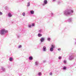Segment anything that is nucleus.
I'll list each match as a JSON object with an SVG mask.
<instances>
[{"mask_svg":"<svg viewBox=\"0 0 76 76\" xmlns=\"http://www.w3.org/2000/svg\"><path fill=\"white\" fill-rule=\"evenodd\" d=\"M7 31L6 30L4 29H2L1 31V34H4V33H7Z\"/></svg>","mask_w":76,"mask_h":76,"instance_id":"1","label":"nucleus"},{"mask_svg":"<svg viewBox=\"0 0 76 76\" xmlns=\"http://www.w3.org/2000/svg\"><path fill=\"white\" fill-rule=\"evenodd\" d=\"M8 15V16H9V17H12V15L11 14V13H10V12H9V13Z\"/></svg>","mask_w":76,"mask_h":76,"instance_id":"2","label":"nucleus"},{"mask_svg":"<svg viewBox=\"0 0 76 76\" xmlns=\"http://www.w3.org/2000/svg\"><path fill=\"white\" fill-rule=\"evenodd\" d=\"M43 51H46V50H45L46 49V47L44 46L43 47Z\"/></svg>","mask_w":76,"mask_h":76,"instance_id":"3","label":"nucleus"},{"mask_svg":"<svg viewBox=\"0 0 76 76\" xmlns=\"http://www.w3.org/2000/svg\"><path fill=\"white\" fill-rule=\"evenodd\" d=\"M42 35L40 34H38V36L39 37H42Z\"/></svg>","mask_w":76,"mask_h":76,"instance_id":"4","label":"nucleus"},{"mask_svg":"<svg viewBox=\"0 0 76 76\" xmlns=\"http://www.w3.org/2000/svg\"><path fill=\"white\" fill-rule=\"evenodd\" d=\"M9 61H13V58L12 57H10L9 58Z\"/></svg>","mask_w":76,"mask_h":76,"instance_id":"5","label":"nucleus"},{"mask_svg":"<svg viewBox=\"0 0 76 76\" xmlns=\"http://www.w3.org/2000/svg\"><path fill=\"white\" fill-rule=\"evenodd\" d=\"M30 13L31 14H34V11L33 10H31L30 11Z\"/></svg>","mask_w":76,"mask_h":76,"instance_id":"6","label":"nucleus"},{"mask_svg":"<svg viewBox=\"0 0 76 76\" xmlns=\"http://www.w3.org/2000/svg\"><path fill=\"white\" fill-rule=\"evenodd\" d=\"M44 38H42L41 39V42H43L44 41Z\"/></svg>","mask_w":76,"mask_h":76,"instance_id":"7","label":"nucleus"},{"mask_svg":"<svg viewBox=\"0 0 76 76\" xmlns=\"http://www.w3.org/2000/svg\"><path fill=\"white\" fill-rule=\"evenodd\" d=\"M53 48H51L50 49V51H53Z\"/></svg>","mask_w":76,"mask_h":76,"instance_id":"8","label":"nucleus"},{"mask_svg":"<svg viewBox=\"0 0 76 76\" xmlns=\"http://www.w3.org/2000/svg\"><path fill=\"white\" fill-rule=\"evenodd\" d=\"M32 56H30L29 57V59L30 60H32Z\"/></svg>","mask_w":76,"mask_h":76,"instance_id":"9","label":"nucleus"},{"mask_svg":"<svg viewBox=\"0 0 76 76\" xmlns=\"http://www.w3.org/2000/svg\"><path fill=\"white\" fill-rule=\"evenodd\" d=\"M44 3L45 4H47V0L44 1Z\"/></svg>","mask_w":76,"mask_h":76,"instance_id":"10","label":"nucleus"},{"mask_svg":"<svg viewBox=\"0 0 76 76\" xmlns=\"http://www.w3.org/2000/svg\"><path fill=\"white\" fill-rule=\"evenodd\" d=\"M30 6V3L29 2H28V4H27V6L28 7V6Z\"/></svg>","mask_w":76,"mask_h":76,"instance_id":"11","label":"nucleus"},{"mask_svg":"<svg viewBox=\"0 0 76 76\" xmlns=\"http://www.w3.org/2000/svg\"><path fill=\"white\" fill-rule=\"evenodd\" d=\"M22 15L23 16H25V13L24 12L23 13Z\"/></svg>","mask_w":76,"mask_h":76,"instance_id":"12","label":"nucleus"},{"mask_svg":"<svg viewBox=\"0 0 76 76\" xmlns=\"http://www.w3.org/2000/svg\"><path fill=\"white\" fill-rule=\"evenodd\" d=\"M52 48H54V45H52Z\"/></svg>","mask_w":76,"mask_h":76,"instance_id":"13","label":"nucleus"},{"mask_svg":"<svg viewBox=\"0 0 76 76\" xmlns=\"http://www.w3.org/2000/svg\"><path fill=\"white\" fill-rule=\"evenodd\" d=\"M39 75H41V72H39L38 74Z\"/></svg>","mask_w":76,"mask_h":76,"instance_id":"14","label":"nucleus"},{"mask_svg":"<svg viewBox=\"0 0 76 76\" xmlns=\"http://www.w3.org/2000/svg\"><path fill=\"white\" fill-rule=\"evenodd\" d=\"M50 75H53V73L52 72H50L49 73Z\"/></svg>","mask_w":76,"mask_h":76,"instance_id":"15","label":"nucleus"},{"mask_svg":"<svg viewBox=\"0 0 76 76\" xmlns=\"http://www.w3.org/2000/svg\"><path fill=\"white\" fill-rule=\"evenodd\" d=\"M3 15V13H2V12H0V15Z\"/></svg>","mask_w":76,"mask_h":76,"instance_id":"16","label":"nucleus"},{"mask_svg":"<svg viewBox=\"0 0 76 76\" xmlns=\"http://www.w3.org/2000/svg\"><path fill=\"white\" fill-rule=\"evenodd\" d=\"M34 25H35V24H34V23H32V26H34Z\"/></svg>","mask_w":76,"mask_h":76,"instance_id":"17","label":"nucleus"},{"mask_svg":"<svg viewBox=\"0 0 76 76\" xmlns=\"http://www.w3.org/2000/svg\"><path fill=\"white\" fill-rule=\"evenodd\" d=\"M61 56H59L58 57V59H61Z\"/></svg>","mask_w":76,"mask_h":76,"instance_id":"18","label":"nucleus"},{"mask_svg":"<svg viewBox=\"0 0 76 76\" xmlns=\"http://www.w3.org/2000/svg\"><path fill=\"white\" fill-rule=\"evenodd\" d=\"M48 41H50V38H48Z\"/></svg>","mask_w":76,"mask_h":76,"instance_id":"19","label":"nucleus"},{"mask_svg":"<svg viewBox=\"0 0 76 76\" xmlns=\"http://www.w3.org/2000/svg\"><path fill=\"white\" fill-rule=\"evenodd\" d=\"M66 67L64 66L63 68V69H64V70H65V69H66Z\"/></svg>","mask_w":76,"mask_h":76,"instance_id":"20","label":"nucleus"},{"mask_svg":"<svg viewBox=\"0 0 76 76\" xmlns=\"http://www.w3.org/2000/svg\"><path fill=\"white\" fill-rule=\"evenodd\" d=\"M19 48H21L22 47V46L21 45H20L19 46Z\"/></svg>","mask_w":76,"mask_h":76,"instance_id":"21","label":"nucleus"},{"mask_svg":"<svg viewBox=\"0 0 76 76\" xmlns=\"http://www.w3.org/2000/svg\"><path fill=\"white\" fill-rule=\"evenodd\" d=\"M31 25L28 26V27H29V28H31Z\"/></svg>","mask_w":76,"mask_h":76,"instance_id":"22","label":"nucleus"},{"mask_svg":"<svg viewBox=\"0 0 76 76\" xmlns=\"http://www.w3.org/2000/svg\"><path fill=\"white\" fill-rule=\"evenodd\" d=\"M64 63H66V61L65 60L64 61Z\"/></svg>","mask_w":76,"mask_h":76,"instance_id":"23","label":"nucleus"},{"mask_svg":"<svg viewBox=\"0 0 76 76\" xmlns=\"http://www.w3.org/2000/svg\"><path fill=\"white\" fill-rule=\"evenodd\" d=\"M58 51H60V50H61V49L59 48L58 49Z\"/></svg>","mask_w":76,"mask_h":76,"instance_id":"24","label":"nucleus"},{"mask_svg":"<svg viewBox=\"0 0 76 76\" xmlns=\"http://www.w3.org/2000/svg\"><path fill=\"white\" fill-rule=\"evenodd\" d=\"M70 12H67V14H70Z\"/></svg>","mask_w":76,"mask_h":76,"instance_id":"25","label":"nucleus"},{"mask_svg":"<svg viewBox=\"0 0 76 76\" xmlns=\"http://www.w3.org/2000/svg\"><path fill=\"white\" fill-rule=\"evenodd\" d=\"M36 65H38V63H37V62H36Z\"/></svg>","mask_w":76,"mask_h":76,"instance_id":"26","label":"nucleus"},{"mask_svg":"<svg viewBox=\"0 0 76 76\" xmlns=\"http://www.w3.org/2000/svg\"><path fill=\"white\" fill-rule=\"evenodd\" d=\"M71 12L73 13V11L71 10Z\"/></svg>","mask_w":76,"mask_h":76,"instance_id":"27","label":"nucleus"},{"mask_svg":"<svg viewBox=\"0 0 76 76\" xmlns=\"http://www.w3.org/2000/svg\"><path fill=\"white\" fill-rule=\"evenodd\" d=\"M52 15H53V13H52Z\"/></svg>","mask_w":76,"mask_h":76,"instance_id":"28","label":"nucleus"}]
</instances>
